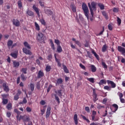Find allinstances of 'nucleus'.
<instances>
[{
    "label": "nucleus",
    "instance_id": "obj_1",
    "mask_svg": "<svg viewBox=\"0 0 125 125\" xmlns=\"http://www.w3.org/2000/svg\"><path fill=\"white\" fill-rule=\"evenodd\" d=\"M97 4L96 2L94 1L92 2L91 4L90 3H88V6H89L92 17H93V15H94V11H96V10Z\"/></svg>",
    "mask_w": 125,
    "mask_h": 125
},
{
    "label": "nucleus",
    "instance_id": "obj_2",
    "mask_svg": "<svg viewBox=\"0 0 125 125\" xmlns=\"http://www.w3.org/2000/svg\"><path fill=\"white\" fill-rule=\"evenodd\" d=\"M82 9L84 12V14L85 16L88 19V13H89V11H88V7L86 4L83 3L82 4Z\"/></svg>",
    "mask_w": 125,
    "mask_h": 125
},
{
    "label": "nucleus",
    "instance_id": "obj_3",
    "mask_svg": "<svg viewBox=\"0 0 125 125\" xmlns=\"http://www.w3.org/2000/svg\"><path fill=\"white\" fill-rule=\"evenodd\" d=\"M45 38V37H44L43 34L39 32L37 37V40L39 41L40 42H44Z\"/></svg>",
    "mask_w": 125,
    "mask_h": 125
},
{
    "label": "nucleus",
    "instance_id": "obj_4",
    "mask_svg": "<svg viewBox=\"0 0 125 125\" xmlns=\"http://www.w3.org/2000/svg\"><path fill=\"white\" fill-rule=\"evenodd\" d=\"M118 50L119 51V52H121L122 54V55H124V56H125V48L121 46H118Z\"/></svg>",
    "mask_w": 125,
    "mask_h": 125
},
{
    "label": "nucleus",
    "instance_id": "obj_5",
    "mask_svg": "<svg viewBox=\"0 0 125 125\" xmlns=\"http://www.w3.org/2000/svg\"><path fill=\"white\" fill-rule=\"evenodd\" d=\"M12 22L13 24L16 27H19L20 26V21L18 19H13Z\"/></svg>",
    "mask_w": 125,
    "mask_h": 125
},
{
    "label": "nucleus",
    "instance_id": "obj_6",
    "mask_svg": "<svg viewBox=\"0 0 125 125\" xmlns=\"http://www.w3.org/2000/svg\"><path fill=\"white\" fill-rule=\"evenodd\" d=\"M20 120H22L23 122H29V121H30V118L26 115H24L23 116H20Z\"/></svg>",
    "mask_w": 125,
    "mask_h": 125
},
{
    "label": "nucleus",
    "instance_id": "obj_7",
    "mask_svg": "<svg viewBox=\"0 0 125 125\" xmlns=\"http://www.w3.org/2000/svg\"><path fill=\"white\" fill-rule=\"evenodd\" d=\"M2 86L4 91H5V92H9V87H8V85H7L6 83H3Z\"/></svg>",
    "mask_w": 125,
    "mask_h": 125
},
{
    "label": "nucleus",
    "instance_id": "obj_8",
    "mask_svg": "<svg viewBox=\"0 0 125 125\" xmlns=\"http://www.w3.org/2000/svg\"><path fill=\"white\" fill-rule=\"evenodd\" d=\"M22 51L23 53H25V54H27L28 55H32V52L29 50H28L26 48H22Z\"/></svg>",
    "mask_w": 125,
    "mask_h": 125
},
{
    "label": "nucleus",
    "instance_id": "obj_9",
    "mask_svg": "<svg viewBox=\"0 0 125 125\" xmlns=\"http://www.w3.org/2000/svg\"><path fill=\"white\" fill-rule=\"evenodd\" d=\"M50 111H51V107L50 106H48L46 110V118L47 119L49 117V116H50Z\"/></svg>",
    "mask_w": 125,
    "mask_h": 125
},
{
    "label": "nucleus",
    "instance_id": "obj_10",
    "mask_svg": "<svg viewBox=\"0 0 125 125\" xmlns=\"http://www.w3.org/2000/svg\"><path fill=\"white\" fill-rule=\"evenodd\" d=\"M106 82L108 84H111V87L112 88H115V87H116V83H114V82H113L112 81H110V80H107Z\"/></svg>",
    "mask_w": 125,
    "mask_h": 125
},
{
    "label": "nucleus",
    "instance_id": "obj_11",
    "mask_svg": "<svg viewBox=\"0 0 125 125\" xmlns=\"http://www.w3.org/2000/svg\"><path fill=\"white\" fill-rule=\"evenodd\" d=\"M33 8L35 10V11L36 12L38 16L40 17V11H39V8L38 7H36V5H33Z\"/></svg>",
    "mask_w": 125,
    "mask_h": 125
},
{
    "label": "nucleus",
    "instance_id": "obj_12",
    "mask_svg": "<svg viewBox=\"0 0 125 125\" xmlns=\"http://www.w3.org/2000/svg\"><path fill=\"white\" fill-rule=\"evenodd\" d=\"M73 120L74 121L75 125H77L79 122L78 119V115L75 114L73 117Z\"/></svg>",
    "mask_w": 125,
    "mask_h": 125
},
{
    "label": "nucleus",
    "instance_id": "obj_13",
    "mask_svg": "<svg viewBox=\"0 0 125 125\" xmlns=\"http://www.w3.org/2000/svg\"><path fill=\"white\" fill-rule=\"evenodd\" d=\"M13 63L15 68H18L20 65V63L18 62H16V61H14Z\"/></svg>",
    "mask_w": 125,
    "mask_h": 125
},
{
    "label": "nucleus",
    "instance_id": "obj_14",
    "mask_svg": "<svg viewBox=\"0 0 125 125\" xmlns=\"http://www.w3.org/2000/svg\"><path fill=\"white\" fill-rule=\"evenodd\" d=\"M45 13L46 14H47L48 16H50V15H52L53 12L51 10L48 9H45Z\"/></svg>",
    "mask_w": 125,
    "mask_h": 125
},
{
    "label": "nucleus",
    "instance_id": "obj_15",
    "mask_svg": "<svg viewBox=\"0 0 125 125\" xmlns=\"http://www.w3.org/2000/svg\"><path fill=\"white\" fill-rule=\"evenodd\" d=\"M44 76V74L43 73V72L42 71H39L38 74V77L39 78H42V77H43Z\"/></svg>",
    "mask_w": 125,
    "mask_h": 125
},
{
    "label": "nucleus",
    "instance_id": "obj_16",
    "mask_svg": "<svg viewBox=\"0 0 125 125\" xmlns=\"http://www.w3.org/2000/svg\"><path fill=\"white\" fill-rule=\"evenodd\" d=\"M23 44L25 47H26L27 49H31V45H30V44H29L27 42H24Z\"/></svg>",
    "mask_w": 125,
    "mask_h": 125
},
{
    "label": "nucleus",
    "instance_id": "obj_17",
    "mask_svg": "<svg viewBox=\"0 0 125 125\" xmlns=\"http://www.w3.org/2000/svg\"><path fill=\"white\" fill-rule=\"evenodd\" d=\"M102 13L106 20H108V19H109V17L108 16V15L107 14V13L106 12L104 11L102 12Z\"/></svg>",
    "mask_w": 125,
    "mask_h": 125
},
{
    "label": "nucleus",
    "instance_id": "obj_18",
    "mask_svg": "<svg viewBox=\"0 0 125 125\" xmlns=\"http://www.w3.org/2000/svg\"><path fill=\"white\" fill-rule=\"evenodd\" d=\"M107 82L105 80H101L99 83H98V84L99 85H102V84H106Z\"/></svg>",
    "mask_w": 125,
    "mask_h": 125
},
{
    "label": "nucleus",
    "instance_id": "obj_19",
    "mask_svg": "<svg viewBox=\"0 0 125 125\" xmlns=\"http://www.w3.org/2000/svg\"><path fill=\"white\" fill-rule=\"evenodd\" d=\"M92 120L94 122H97V121H99V118L95 117V115H92Z\"/></svg>",
    "mask_w": 125,
    "mask_h": 125
},
{
    "label": "nucleus",
    "instance_id": "obj_20",
    "mask_svg": "<svg viewBox=\"0 0 125 125\" xmlns=\"http://www.w3.org/2000/svg\"><path fill=\"white\" fill-rule=\"evenodd\" d=\"M62 51V47H61L60 45L57 46V51L59 53H61V52Z\"/></svg>",
    "mask_w": 125,
    "mask_h": 125
},
{
    "label": "nucleus",
    "instance_id": "obj_21",
    "mask_svg": "<svg viewBox=\"0 0 125 125\" xmlns=\"http://www.w3.org/2000/svg\"><path fill=\"white\" fill-rule=\"evenodd\" d=\"M55 93H58L59 96H60V97H62V90H58L57 91H55Z\"/></svg>",
    "mask_w": 125,
    "mask_h": 125
},
{
    "label": "nucleus",
    "instance_id": "obj_22",
    "mask_svg": "<svg viewBox=\"0 0 125 125\" xmlns=\"http://www.w3.org/2000/svg\"><path fill=\"white\" fill-rule=\"evenodd\" d=\"M98 6H99L100 9L101 10H103L105 7V6H104V4L99 3L98 4Z\"/></svg>",
    "mask_w": 125,
    "mask_h": 125
},
{
    "label": "nucleus",
    "instance_id": "obj_23",
    "mask_svg": "<svg viewBox=\"0 0 125 125\" xmlns=\"http://www.w3.org/2000/svg\"><path fill=\"white\" fill-rule=\"evenodd\" d=\"M112 106L115 108L114 111H113L115 113V112H116L118 109H119V106H118L117 104H112Z\"/></svg>",
    "mask_w": 125,
    "mask_h": 125
},
{
    "label": "nucleus",
    "instance_id": "obj_24",
    "mask_svg": "<svg viewBox=\"0 0 125 125\" xmlns=\"http://www.w3.org/2000/svg\"><path fill=\"white\" fill-rule=\"evenodd\" d=\"M62 67L65 73H66V74H68V73H69V70H68L67 66H66V65H63Z\"/></svg>",
    "mask_w": 125,
    "mask_h": 125
},
{
    "label": "nucleus",
    "instance_id": "obj_25",
    "mask_svg": "<svg viewBox=\"0 0 125 125\" xmlns=\"http://www.w3.org/2000/svg\"><path fill=\"white\" fill-rule=\"evenodd\" d=\"M50 42L51 43V48H52L53 50H55V46L54 45V43H53V42L52 40H50Z\"/></svg>",
    "mask_w": 125,
    "mask_h": 125
},
{
    "label": "nucleus",
    "instance_id": "obj_26",
    "mask_svg": "<svg viewBox=\"0 0 125 125\" xmlns=\"http://www.w3.org/2000/svg\"><path fill=\"white\" fill-rule=\"evenodd\" d=\"M26 14H28L29 16H33V15H34V12L29 10L26 12Z\"/></svg>",
    "mask_w": 125,
    "mask_h": 125
},
{
    "label": "nucleus",
    "instance_id": "obj_27",
    "mask_svg": "<svg viewBox=\"0 0 125 125\" xmlns=\"http://www.w3.org/2000/svg\"><path fill=\"white\" fill-rule=\"evenodd\" d=\"M91 69L93 73H95V72H96V67H95L94 65H91Z\"/></svg>",
    "mask_w": 125,
    "mask_h": 125
},
{
    "label": "nucleus",
    "instance_id": "obj_28",
    "mask_svg": "<svg viewBox=\"0 0 125 125\" xmlns=\"http://www.w3.org/2000/svg\"><path fill=\"white\" fill-rule=\"evenodd\" d=\"M92 53L94 54V56L96 57V58H97V59H99V56L94 50H92Z\"/></svg>",
    "mask_w": 125,
    "mask_h": 125
},
{
    "label": "nucleus",
    "instance_id": "obj_29",
    "mask_svg": "<svg viewBox=\"0 0 125 125\" xmlns=\"http://www.w3.org/2000/svg\"><path fill=\"white\" fill-rule=\"evenodd\" d=\"M35 26L36 30H37V31H40V25H39V24H38V23H37V22H35Z\"/></svg>",
    "mask_w": 125,
    "mask_h": 125
},
{
    "label": "nucleus",
    "instance_id": "obj_30",
    "mask_svg": "<svg viewBox=\"0 0 125 125\" xmlns=\"http://www.w3.org/2000/svg\"><path fill=\"white\" fill-rule=\"evenodd\" d=\"M7 109L8 110H11L12 109V104L11 103H9L6 106Z\"/></svg>",
    "mask_w": 125,
    "mask_h": 125
},
{
    "label": "nucleus",
    "instance_id": "obj_31",
    "mask_svg": "<svg viewBox=\"0 0 125 125\" xmlns=\"http://www.w3.org/2000/svg\"><path fill=\"white\" fill-rule=\"evenodd\" d=\"M45 110H46V105H44L43 106V109H41V115H43L44 114V112H45Z\"/></svg>",
    "mask_w": 125,
    "mask_h": 125
},
{
    "label": "nucleus",
    "instance_id": "obj_32",
    "mask_svg": "<svg viewBox=\"0 0 125 125\" xmlns=\"http://www.w3.org/2000/svg\"><path fill=\"white\" fill-rule=\"evenodd\" d=\"M63 83V81L62 79H58L57 81L56 84H61Z\"/></svg>",
    "mask_w": 125,
    "mask_h": 125
},
{
    "label": "nucleus",
    "instance_id": "obj_33",
    "mask_svg": "<svg viewBox=\"0 0 125 125\" xmlns=\"http://www.w3.org/2000/svg\"><path fill=\"white\" fill-rule=\"evenodd\" d=\"M70 7L72 9L73 12H76L77 10H76V6L74 5H71Z\"/></svg>",
    "mask_w": 125,
    "mask_h": 125
},
{
    "label": "nucleus",
    "instance_id": "obj_34",
    "mask_svg": "<svg viewBox=\"0 0 125 125\" xmlns=\"http://www.w3.org/2000/svg\"><path fill=\"white\" fill-rule=\"evenodd\" d=\"M2 103L3 105H6V104L8 103V100L5 99H2Z\"/></svg>",
    "mask_w": 125,
    "mask_h": 125
},
{
    "label": "nucleus",
    "instance_id": "obj_35",
    "mask_svg": "<svg viewBox=\"0 0 125 125\" xmlns=\"http://www.w3.org/2000/svg\"><path fill=\"white\" fill-rule=\"evenodd\" d=\"M87 81H88V82H90V83H94V78H87Z\"/></svg>",
    "mask_w": 125,
    "mask_h": 125
},
{
    "label": "nucleus",
    "instance_id": "obj_36",
    "mask_svg": "<svg viewBox=\"0 0 125 125\" xmlns=\"http://www.w3.org/2000/svg\"><path fill=\"white\" fill-rule=\"evenodd\" d=\"M81 117L83 118V120H84V121H86L87 123H90V121H89V120H88V119H87L86 117H85V116L83 115H81Z\"/></svg>",
    "mask_w": 125,
    "mask_h": 125
},
{
    "label": "nucleus",
    "instance_id": "obj_37",
    "mask_svg": "<svg viewBox=\"0 0 125 125\" xmlns=\"http://www.w3.org/2000/svg\"><path fill=\"white\" fill-rule=\"evenodd\" d=\"M11 56H12L13 58H14V59H16V58H17V53H12L11 54Z\"/></svg>",
    "mask_w": 125,
    "mask_h": 125
},
{
    "label": "nucleus",
    "instance_id": "obj_38",
    "mask_svg": "<svg viewBox=\"0 0 125 125\" xmlns=\"http://www.w3.org/2000/svg\"><path fill=\"white\" fill-rule=\"evenodd\" d=\"M21 79L22 81V82H25L26 80H27V77H25V75L24 74H22L21 75Z\"/></svg>",
    "mask_w": 125,
    "mask_h": 125
},
{
    "label": "nucleus",
    "instance_id": "obj_39",
    "mask_svg": "<svg viewBox=\"0 0 125 125\" xmlns=\"http://www.w3.org/2000/svg\"><path fill=\"white\" fill-rule=\"evenodd\" d=\"M102 52H105L106 50H107V45L106 44H104L103 47H102Z\"/></svg>",
    "mask_w": 125,
    "mask_h": 125
},
{
    "label": "nucleus",
    "instance_id": "obj_40",
    "mask_svg": "<svg viewBox=\"0 0 125 125\" xmlns=\"http://www.w3.org/2000/svg\"><path fill=\"white\" fill-rule=\"evenodd\" d=\"M30 88H31V91H34V90L35 89V84L32 83H31Z\"/></svg>",
    "mask_w": 125,
    "mask_h": 125
},
{
    "label": "nucleus",
    "instance_id": "obj_41",
    "mask_svg": "<svg viewBox=\"0 0 125 125\" xmlns=\"http://www.w3.org/2000/svg\"><path fill=\"white\" fill-rule=\"evenodd\" d=\"M18 5L19 7V8H22V2L21 1V0H19L18 2Z\"/></svg>",
    "mask_w": 125,
    "mask_h": 125
},
{
    "label": "nucleus",
    "instance_id": "obj_42",
    "mask_svg": "<svg viewBox=\"0 0 125 125\" xmlns=\"http://www.w3.org/2000/svg\"><path fill=\"white\" fill-rule=\"evenodd\" d=\"M102 66H103L104 69H105L108 68V66H107V64H106V63L104 62H102Z\"/></svg>",
    "mask_w": 125,
    "mask_h": 125
},
{
    "label": "nucleus",
    "instance_id": "obj_43",
    "mask_svg": "<svg viewBox=\"0 0 125 125\" xmlns=\"http://www.w3.org/2000/svg\"><path fill=\"white\" fill-rule=\"evenodd\" d=\"M13 43V41L10 40L8 41L7 45L8 46H11Z\"/></svg>",
    "mask_w": 125,
    "mask_h": 125
},
{
    "label": "nucleus",
    "instance_id": "obj_44",
    "mask_svg": "<svg viewBox=\"0 0 125 125\" xmlns=\"http://www.w3.org/2000/svg\"><path fill=\"white\" fill-rule=\"evenodd\" d=\"M108 28L110 31H112V30H113V24L112 23L109 24L108 25Z\"/></svg>",
    "mask_w": 125,
    "mask_h": 125
},
{
    "label": "nucleus",
    "instance_id": "obj_45",
    "mask_svg": "<svg viewBox=\"0 0 125 125\" xmlns=\"http://www.w3.org/2000/svg\"><path fill=\"white\" fill-rule=\"evenodd\" d=\"M45 70L47 72H49L51 70V66L47 65Z\"/></svg>",
    "mask_w": 125,
    "mask_h": 125
},
{
    "label": "nucleus",
    "instance_id": "obj_46",
    "mask_svg": "<svg viewBox=\"0 0 125 125\" xmlns=\"http://www.w3.org/2000/svg\"><path fill=\"white\" fill-rule=\"evenodd\" d=\"M54 96H55V98L56 100H57L58 103H60V99H59L58 96H57V95L56 94H55Z\"/></svg>",
    "mask_w": 125,
    "mask_h": 125
},
{
    "label": "nucleus",
    "instance_id": "obj_47",
    "mask_svg": "<svg viewBox=\"0 0 125 125\" xmlns=\"http://www.w3.org/2000/svg\"><path fill=\"white\" fill-rule=\"evenodd\" d=\"M104 89H105L106 90H108V91H110V90H111V87L109 86H104Z\"/></svg>",
    "mask_w": 125,
    "mask_h": 125
},
{
    "label": "nucleus",
    "instance_id": "obj_48",
    "mask_svg": "<svg viewBox=\"0 0 125 125\" xmlns=\"http://www.w3.org/2000/svg\"><path fill=\"white\" fill-rule=\"evenodd\" d=\"M55 43L58 45H60V41L59 40H55Z\"/></svg>",
    "mask_w": 125,
    "mask_h": 125
},
{
    "label": "nucleus",
    "instance_id": "obj_49",
    "mask_svg": "<svg viewBox=\"0 0 125 125\" xmlns=\"http://www.w3.org/2000/svg\"><path fill=\"white\" fill-rule=\"evenodd\" d=\"M93 97L94 99V101H97L98 100V99L97 98V95H93Z\"/></svg>",
    "mask_w": 125,
    "mask_h": 125
},
{
    "label": "nucleus",
    "instance_id": "obj_50",
    "mask_svg": "<svg viewBox=\"0 0 125 125\" xmlns=\"http://www.w3.org/2000/svg\"><path fill=\"white\" fill-rule=\"evenodd\" d=\"M117 22H118V25H121V24L122 23V20L119 17H117Z\"/></svg>",
    "mask_w": 125,
    "mask_h": 125
},
{
    "label": "nucleus",
    "instance_id": "obj_51",
    "mask_svg": "<svg viewBox=\"0 0 125 125\" xmlns=\"http://www.w3.org/2000/svg\"><path fill=\"white\" fill-rule=\"evenodd\" d=\"M26 110L27 111V112H28V113H30V112H32V108H31V107L27 106L26 108Z\"/></svg>",
    "mask_w": 125,
    "mask_h": 125
},
{
    "label": "nucleus",
    "instance_id": "obj_52",
    "mask_svg": "<svg viewBox=\"0 0 125 125\" xmlns=\"http://www.w3.org/2000/svg\"><path fill=\"white\" fill-rule=\"evenodd\" d=\"M21 71L23 74H27V68H22Z\"/></svg>",
    "mask_w": 125,
    "mask_h": 125
},
{
    "label": "nucleus",
    "instance_id": "obj_53",
    "mask_svg": "<svg viewBox=\"0 0 125 125\" xmlns=\"http://www.w3.org/2000/svg\"><path fill=\"white\" fill-rule=\"evenodd\" d=\"M40 22L42 24V25H45V21L43 19L40 20Z\"/></svg>",
    "mask_w": 125,
    "mask_h": 125
},
{
    "label": "nucleus",
    "instance_id": "obj_54",
    "mask_svg": "<svg viewBox=\"0 0 125 125\" xmlns=\"http://www.w3.org/2000/svg\"><path fill=\"white\" fill-rule=\"evenodd\" d=\"M26 103H27V99H26V98H24L23 99V101L21 104H26Z\"/></svg>",
    "mask_w": 125,
    "mask_h": 125
},
{
    "label": "nucleus",
    "instance_id": "obj_55",
    "mask_svg": "<svg viewBox=\"0 0 125 125\" xmlns=\"http://www.w3.org/2000/svg\"><path fill=\"white\" fill-rule=\"evenodd\" d=\"M118 95L119 96L120 99L122 98L123 97H124V94H123V93H118Z\"/></svg>",
    "mask_w": 125,
    "mask_h": 125
},
{
    "label": "nucleus",
    "instance_id": "obj_56",
    "mask_svg": "<svg viewBox=\"0 0 125 125\" xmlns=\"http://www.w3.org/2000/svg\"><path fill=\"white\" fill-rule=\"evenodd\" d=\"M1 96L2 97V99H5V98H6V97H7V96H8V95L4 94L1 95Z\"/></svg>",
    "mask_w": 125,
    "mask_h": 125
},
{
    "label": "nucleus",
    "instance_id": "obj_57",
    "mask_svg": "<svg viewBox=\"0 0 125 125\" xmlns=\"http://www.w3.org/2000/svg\"><path fill=\"white\" fill-rule=\"evenodd\" d=\"M14 112H15V113H16L17 114V115H20V114H21V112H20V111H18V110H17V109H15L14 110Z\"/></svg>",
    "mask_w": 125,
    "mask_h": 125
},
{
    "label": "nucleus",
    "instance_id": "obj_58",
    "mask_svg": "<svg viewBox=\"0 0 125 125\" xmlns=\"http://www.w3.org/2000/svg\"><path fill=\"white\" fill-rule=\"evenodd\" d=\"M79 66L82 68V69H83V70H85V66H84L83 64L80 63Z\"/></svg>",
    "mask_w": 125,
    "mask_h": 125
},
{
    "label": "nucleus",
    "instance_id": "obj_59",
    "mask_svg": "<svg viewBox=\"0 0 125 125\" xmlns=\"http://www.w3.org/2000/svg\"><path fill=\"white\" fill-rule=\"evenodd\" d=\"M113 11V12L117 13L119 12V9H118V8H114Z\"/></svg>",
    "mask_w": 125,
    "mask_h": 125
},
{
    "label": "nucleus",
    "instance_id": "obj_60",
    "mask_svg": "<svg viewBox=\"0 0 125 125\" xmlns=\"http://www.w3.org/2000/svg\"><path fill=\"white\" fill-rule=\"evenodd\" d=\"M79 19H80V20L81 21H83V15H82V14H80L79 15Z\"/></svg>",
    "mask_w": 125,
    "mask_h": 125
},
{
    "label": "nucleus",
    "instance_id": "obj_61",
    "mask_svg": "<svg viewBox=\"0 0 125 125\" xmlns=\"http://www.w3.org/2000/svg\"><path fill=\"white\" fill-rule=\"evenodd\" d=\"M51 87H52V85L50 84L47 90V92H49V91H50V89H51Z\"/></svg>",
    "mask_w": 125,
    "mask_h": 125
},
{
    "label": "nucleus",
    "instance_id": "obj_62",
    "mask_svg": "<svg viewBox=\"0 0 125 125\" xmlns=\"http://www.w3.org/2000/svg\"><path fill=\"white\" fill-rule=\"evenodd\" d=\"M6 116L7 117V118H10V117L11 116V113H10V112H7Z\"/></svg>",
    "mask_w": 125,
    "mask_h": 125
},
{
    "label": "nucleus",
    "instance_id": "obj_63",
    "mask_svg": "<svg viewBox=\"0 0 125 125\" xmlns=\"http://www.w3.org/2000/svg\"><path fill=\"white\" fill-rule=\"evenodd\" d=\"M36 85H37V88H38V89H40V88H41V86L40 85V82H37L36 83Z\"/></svg>",
    "mask_w": 125,
    "mask_h": 125
},
{
    "label": "nucleus",
    "instance_id": "obj_64",
    "mask_svg": "<svg viewBox=\"0 0 125 125\" xmlns=\"http://www.w3.org/2000/svg\"><path fill=\"white\" fill-rule=\"evenodd\" d=\"M45 101H43V100H42L40 102V104L41 105H45Z\"/></svg>",
    "mask_w": 125,
    "mask_h": 125
}]
</instances>
